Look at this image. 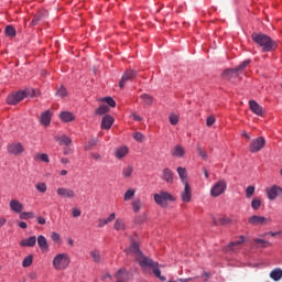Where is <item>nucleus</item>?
Here are the masks:
<instances>
[{"label": "nucleus", "mask_w": 282, "mask_h": 282, "mask_svg": "<svg viewBox=\"0 0 282 282\" xmlns=\"http://www.w3.org/2000/svg\"><path fill=\"white\" fill-rule=\"evenodd\" d=\"M128 254H132V257H135L139 265L144 270L145 268H152L154 276L156 279H160V281H166V276L162 275V271H160V264L149 257H145L142 254V251H140V245L138 242H131L130 248L127 250Z\"/></svg>", "instance_id": "nucleus-1"}, {"label": "nucleus", "mask_w": 282, "mask_h": 282, "mask_svg": "<svg viewBox=\"0 0 282 282\" xmlns=\"http://www.w3.org/2000/svg\"><path fill=\"white\" fill-rule=\"evenodd\" d=\"M251 39L253 43L262 48V52H274L276 48V41L264 33H252Z\"/></svg>", "instance_id": "nucleus-2"}, {"label": "nucleus", "mask_w": 282, "mask_h": 282, "mask_svg": "<svg viewBox=\"0 0 282 282\" xmlns=\"http://www.w3.org/2000/svg\"><path fill=\"white\" fill-rule=\"evenodd\" d=\"M153 199L161 208H169V202H175V196L166 191H161L153 195Z\"/></svg>", "instance_id": "nucleus-3"}, {"label": "nucleus", "mask_w": 282, "mask_h": 282, "mask_svg": "<svg viewBox=\"0 0 282 282\" xmlns=\"http://www.w3.org/2000/svg\"><path fill=\"white\" fill-rule=\"evenodd\" d=\"M70 263L72 259L68 253H58L53 259V268L56 270H67Z\"/></svg>", "instance_id": "nucleus-4"}, {"label": "nucleus", "mask_w": 282, "mask_h": 282, "mask_svg": "<svg viewBox=\"0 0 282 282\" xmlns=\"http://www.w3.org/2000/svg\"><path fill=\"white\" fill-rule=\"evenodd\" d=\"M263 147H265V138L259 137L251 141V143L249 145V151L251 153H259V151H261V149H263Z\"/></svg>", "instance_id": "nucleus-5"}, {"label": "nucleus", "mask_w": 282, "mask_h": 282, "mask_svg": "<svg viewBox=\"0 0 282 282\" xmlns=\"http://www.w3.org/2000/svg\"><path fill=\"white\" fill-rule=\"evenodd\" d=\"M137 76H138V72L131 68L127 69L119 82L120 89H124V85H127L129 80H133V78H135Z\"/></svg>", "instance_id": "nucleus-6"}, {"label": "nucleus", "mask_w": 282, "mask_h": 282, "mask_svg": "<svg viewBox=\"0 0 282 282\" xmlns=\"http://www.w3.org/2000/svg\"><path fill=\"white\" fill-rule=\"evenodd\" d=\"M227 188L226 181L220 180L218 181L210 189L212 197H219V195H223Z\"/></svg>", "instance_id": "nucleus-7"}, {"label": "nucleus", "mask_w": 282, "mask_h": 282, "mask_svg": "<svg viewBox=\"0 0 282 282\" xmlns=\"http://www.w3.org/2000/svg\"><path fill=\"white\" fill-rule=\"evenodd\" d=\"M250 63H252V61L247 59V61L242 62L236 68H230V69L225 70L224 76H237V74L239 72H243V69H246V67H248Z\"/></svg>", "instance_id": "nucleus-8"}, {"label": "nucleus", "mask_w": 282, "mask_h": 282, "mask_svg": "<svg viewBox=\"0 0 282 282\" xmlns=\"http://www.w3.org/2000/svg\"><path fill=\"white\" fill-rule=\"evenodd\" d=\"M7 151L11 155H21V153H23V151H25V148L23 147V144H21V142H17V143L9 144L7 148Z\"/></svg>", "instance_id": "nucleus-9"}, {"label": "nucleus", "mask_w": 282, "mask_h": 282, "mask_svg": "<svg viewBox=\"0 0 282 282\" xmlns=\"http://www.w3.org/2000/svg\"><path fill=\"white\" fill-rule=\"evenodd\" d=\"M56 193L59 197H64L65 199H74V197H76V192L67 187H58Z\"/></svg>", "instance_id": "nucleus-10"}, {"label": "nucleus", "mask_w": 282, "mask_h": 282, "mask_svg": "<svg viewBox=\"0 0 282 282\" xmlns=\"http://www.w3.org/2000/svg\"><path fill=\"white\" fill-rule=\"evenodd\" d=\"M161 180H163V182H166V184H174L175 183V173H173L171 169L165 167L162 171Z\"/></svg>", "instance_id": "nucleus-11"}, {"label": "nucleus", "mask_w": 282, "mask_h": 282, "mask_svg": "<svg viewBox=\"0 0 282 282\" xmlns=\"http://www.w3.org/2000/svg\"><path fill=\"white\" fill-rule=\"evenodd\" d=\"M192 197H193V191L191 189V185L188 183H184V189H183V193H181L182 202H184L185 204H188Z\"/></svg>", "instance_id": "nucleus-12"}, {"label": "nucleus", "mask_w": 282, "mask_h": 282, "mask_svg": "<svg viewBox=\"0 0 282 282\" xmlns=\"http://www.w3.org/2000/svg\"><path fill=\"white\" fill-rule=\"evenodd\" d=\"M270 221L267 217L253 215L249 218V224L251 226H264Z\"/></svg>", "instance_id": "nucleus-13"}, {"label": "nucleus", "mask_w": 282, "mask_h": 282, "mask_svg": "<svg viewBox=\"0 0 282 282\" xmlns=\"http://www.w3.org/2000/svg\"><path fill=\"white\" fill-rule=\"evenodd\" d=\"M267 195L269 199H274L275 197H279V195H282V188L281 186L273 185L272 187L267 188Z\"/></svg>", "instance_id": "nucleus-14"}, {"label": "nucleus", "mask_w": 282, "mask_h": 282, "mask_svg": "<svg viewBox=\"0 0 282 282\" xmlns=\"http://www.w3.org/2000/svg\"><path fill=\"white\" fill-rule=\"evenodd\" d=\"M21 100H23V93H21V91H18L14 95H9L7 97L8 105H19V102H21Z\"/></svg>", "instance_id": "nucleus-15"}, {"label": "nucleus", "mask_w": 282, "mask_h": 282, "mask_svg": "<svg viewBox=\"0 0 282 282\" xmlns=\"http://www.w3.org/2000/svg\"><path fill=\"white\" fill-rule=\"evenodd\" d=\"M249 109L256 116H263V107H261V105H259V102H257L254 100L249 101Z\"/></svg>", "instance_id": "nucleus-16"}, {"label": "nucleus", "mask_w": 282, "mask_h": 282, "mask_svg": "<svg viewBox=\"0 0 282 282\" xmlns=\"http://www.w3.org/2000/svg\"><path fill=\"white\" fill-rule=\"evenodd\" d=\"M37 246L42 252H47L50 250V245L47 243V238L45 236L41 235L36 239Z\"/></svg>", "instance_id": "nucleus-17"}, {"label": "nucleus", "mask_w": 282, "mask_h": 282, "mask_svg": "<svg viewBox=\"0 0 282 282\" xmlns=\"http://www.w3.org/2000/svg\"><path fill=\"white\" fill-rule=\"evenodd\" d=\"M245 241H246V238H243V236H240L238 240L230 242L228 248L232 252H237V250L241 249V243H243Z\"/></svg>", "instance_id": "nucleus-18"}, {"label": "nucleus", "mask_w": 282, "mask_h": 282, "mask_svg": "<svg viewBox=\"0 0 282 282\" xmlns=\"http://www.w3.org/2000/svg\"><path fill=\"white\" fill-rule=\"evenodd\" d=\"M40 122L44 127H50V123L52 122V112H50V110L44 111L40 117Z\"/></svg>", "instance_id": "nucleus-19"}, {"label": "nucleus", "mask_w": 282, "mask_h": 282, "mask_svg": "<svg viewBox=\"0 0 282 282\" xmlns=\"http://www.w3.org/2000/svg\"><path fill=\"white\" fill-rule=\"evenodd\" d=\"M112 126H113V117H111L110 115L104 116L101 120V129L109 130L111 129Z\"/></svg>", "instance_id": "nucleus-20"}, {"label": "nucleus", "mask_w": 282, "mask_h": 282, "mask_svg": "<svg viewBox=\"0 0 282 282\" xmlns=\"http://www.w3.org/2000/svg\"><path fill=\"white\" fill-rule=\"evenodd\" d=\"M59 119L62 122H74L76 120V116H74V113L70 111H62L59 113Z\"/></svg>", "instance_id": "nucleus-21"}, {"label": "nucleus", "mask_w": 282, "mask_h": 282, "mask_svg": "<svg viewBox=\"0 0 282 282\" xmlns=\"http://www.w3.org/2000/svg\"><path fill=\"white\" fill-rule=\"evenodd\" d=\"M9 206L13 213H23V204L17 199H11Z\"/></svg>", "instance_id": "nucleus-22"}, {"label": "nucleus", "mask_w": 282, "mask_h": 282, "mask_svg": "<svg viewBox=\"0 0 282 282\" xmlns=\"http://www.w3.org/2000/svg\"><path fill=\"white\" fill-rule=\"evenodd\" d=\"M23 248H34L36 246V236H31L30 238L23 239L20 242Z\"/></svg>", "instance_id": "nucleus-23"}, {"label": "nucleus", "mask_w": 282, "mask_h": 282, "mask_svg": "<svg viewBox=\"0 0 282 282\" xmlns=\"http://www.w3.org/2000/svg\"><path fill=\"white\" fill-rule=\"evenodd\" d=\"M127 153H129V148L122 145L116 149L115 156L117 160H122V158L127 156Z\"/></svg>", "instance_id": "nucleus-24"}, {"label": "nucleus", "mask_w": 282, "mask_h": 282, "mask_svg": "<svg viewBox=\"0 0 282 282\" xmlns=\"http://www.w3.org/2000/svg\"><path fill=\"white\" fill-rule=\"evenodd\" d=\"M176 171L182 184H188V181H186L188 180V172L185 170V167L180 166Z\"/></svg>", "instance_id": "nucleus-25"}, {"label": "nucleus", "mask_w": 282, "mask_h": 282, "mask_svg": "<svg viewBox=\"0 0 282 282\" xmlns=\"http://www.w3.org/2000/svg\"><path fill=\"white\" fill-rule=\"evenodd\" d=\"M173 158H184L186 155V151L182 145H176L172 151H171Z\"/></svg>", "instance_id": "nucleus-26"}, {"label": "nucleus", "mask_w": 282, "mask_h": 282, "mask_svg": "<svg viewBox=\"0 0 282 282\" xmlns=\"http://www.w3.org/2000/svg\"><path fill=\"white\" fill-rule=\"evenodd\" d=\"M56 142H58L62 147H69L72 144V139L69 137L63 134L62 137L55 138Z\"/></svg>", "instance_id": "nucleus-27"}, {"label": "nucleus", "mask_w": 282, "mask_h": 282, "mask_svg": "<svg viewBox=\"0 0 282 282\" xmlns=\"http://www.w3.org/2000/svg\"><path fill=\"white\" fill-rule=\"evenodd\" d=\"M113 228H115V230H118V231H120V230H122V231L127 230V225L124 224V219H122V218H117L116 221H115Z\"/></svg>", "instance_id": "nucleus-28"}, {"label": "nucleus", "mask_w": 282, "mask_h": 282, "mask_svg": "<svg viewBox=\"0 0 282 282\" xmlns=\"http://www.w3.org/2000/svg\"><path fill=\"white\" fill-rule=\"evenodd\" d=\"M144 107H151V105H153V97L149 94H142L140 96Z\"/></svg>", "instance_id": "nucleus-29"}, {"label": "nucleus", "mask_w": 282, "mask_h": 282, "mask_svg": "<svg viewBox=\"0 0 282 282\" xmlns=\"http://www.w3.org/2000/svg\"><path fill=\"white\" fill-rule=\"evenodd\" d=\"M131 207H132L133 213H135V214L140 213V210H142V200L140 198H135L131 203Z\"/></svg>", "instance_id": "nucleus-30"}, {"label": "nucleus", "mask_w": 282, "mask_h": 282, "mask_svg": "<svg viewBox=\"0 0 282 282\" xmlns=\"http://www.w3.org/2000/svg\"><path fill=\"white\" fill-rule=\"evenodd\" d=\"M135 197V188H129L123 195V202H131Z\"/></svg>", "instance_id": "nucleus-31"}, {"label": "nucleus", "mask_w": 282, "mask_h": 282, "mask_svg": "<svg viewBox=\"0 0 282 282\" xmlns=\"http://www.w3.org/2000/svg\"><path fill=\"white\" fill-rule=\"evenodd\" d=\"M270 276L273 279V281H281L282 270L281 269L272 270L270 273Z\"/></svg>", "instance_id": "nucleus-32"}, {"label": "nucleus", "mask_w": 282, "mask_h": 282, "mask_svg": "<svg viewBox=\"0 0 282 282\" xmlns=\"http://www.w3.org/2000/svg\"><path fill=\"white\" fill-rule=\"evenodd\" d=\"M115 276L117 282H124V279H127V271L124 269H120Z\"/></svg>", "instance_id": "nucleus-33"}, {"label": "nucleus", "mask_w": 282, "mask_h": 282, "mask_svg": "<svg viewBox=\"0 0 282 282\" xmlns=\"http://www.w3.org/2000/svg\"><path fill=\"white\" fill-rule=\"evenodd\" d=\"M20 94H23V100L25 98H36V96L39 95H34V89H25V90H21Z\"/></svg>", "instance_id": "nucleus-34"}, {"label": "nucleus", "mask_w": 282, "mask_h": 282, "mask_svg": "<svg viewBox=\"0 0 282 282\" xmlns=\"http://www.w3.org/2000/svg\"><path fill=\"white\" fill-rule=\"evenodd\" d=\"M109 113V106L101 105L96 109V116H105Z\"/></svg>", "instance_id": "nucleus-35"}, {"label": "nucleus", "mask_w": 282, "mask_h": 282, "mask_svg": "<svg viewBox=\"0 0 282 282\" xmlns=\"http://www.w3.org/2000/svg\"><path fill=\"white\" fill-rule=\"evenodd\" d=\"M6 36H17V29L12 25H7L4 29Z\"/></svg>", "instance_id": "nucleus-36"}, {"label": "nucleus", "mask_w": 282, "mask_h": 282, "mask_svg": "<svg viewBox=\"0 0 282 282\" xmlns=\"http://www.w3.org/2000/svg\"><path fill=\"white\" fill-rule=\"evenodd\" d=\"M122 175L123 177H131L133 175V166L127 165L122 169Z\"/></svg>", "instance_id": "nucleus-37"}, {"label": "nucleus", "mask_w": 282, "mask_h": 282, "mask_svg": "<svg viewBox=\"0 0 282 282\" xmlns=\"http://www.w3.org/2000/svg\"><path fill=\"white\" fill-rule=\"evenodd\" d=\"M96 144H98V139H96V138L90 139L85 144V151H90V149H94V147H96Z\"/></svg>", "instance_id": "nucleus-38"}, {"label": "nucleus", "mask_w": 282, "mask_h": 282, "mask_svg": "<svg viewBox=\"0 0 282 282\" xmlns=\"http://www.w3.org/2000/svg\"><path fill=\"white\" fill-rule=\"evenodd\" d=\"M36 215L33 212H23L20 214V219H34Z\"/></svg>", "instance_id": "nucleus-39"}, {"label": "nucleus", "mask_w": 282, "mask_h": 282, "mask_svg": "<svg viewBox=\"0 0 282 282\" xmlns=\"http://www.w3.org/2000/svg\"><path fill=\"white\" fill-rule=\"evenodd\" d=\"M90 257L93 258V261H95V263H100V251L98 250H93L90 251Z\"/></svg>", "instance_id": "nucleus-40"}, {"label": "nucleus", "mask_w": 282, "mask_h": 282, "mask_svg": "<svg viewBox=\"0 0 282 282\" xmlns=\"http://www.w3.org/2000/svg\"><path fill=\"white\" fill-rule=\"evenodd\" d=\"M56 96H58V98H67V89L61 86L56 91Z\"/></svg>", "instance_id": "nucleus-41"}, {"label": "nucleus", "mask_w": 282, "mask_h": 282, "mask_svg": "<svg viewBox=\"0 0 282 282\" xmlns=\"http://www.w3.org/2000/svg\"><path fill=\"white\" fill-rule=\"evenodd\" d=\"M32 261H33V256H28L26 258H24V260L22 261V267L23 268H30V265H32Z\"/></svg>", "instance_id": "nucleus-42"}, {"label": "nucleus", "mask_w": 282, "mask_h": 282, "mask_svg": "<svg viewBox=\"0 0 282 282\" xmlns=\"http://www.w3.org/2000/svg\"><path fill=\"white\" fill-rule=\"evenodd\" d=\"M36 191H39V193H46L47 192V184L45 183H37L35 185Z\"/></svg>", "instance_id": "nucleus-43"}, {"label": "nucleus", "mask_w": 282, "mask_h": 282, "mask_svg": "<svg viewBox=\"0 0 282 282\" xmlns=\"http://www.w3.org/2000/svg\"><path fill=\"white\" fill-rule=\"evenodd\" d=\"M251 207L253 208V210H259L261 208V199L253 198L251 202Z\"/></svg>", "instance_id": "nucleus-44"}, {"label": "nucleus", "mask_w": 282, "mask_h": 282, "mask_svg": "<svg viewBox=\"0 0 282 282\" xmlns=\"http://www.w3.org/2000/svg\"><path fill=\"white\" fill-rule=\"evenodd\" d=\"M197 153L203 160H208V153L202 149V145H197Z\"/></svg>", "instance_id": "nucleus-45"}, {"label": "nucleus", "mask_w": 282, "mask_h": 282, "mask_svg": "<svg viewBox=\"0 0 282 282\" xmlns=\"http://www.w3.org/2000/svg\"><path fill=\"white\" fill-rule=\"evenodd\" d=\"M101 102H107L109 107H116V100L111 97H105L101 99Z\"/></svg>", "instance_id": "nucleus-46"}, {"label": "nucleus", "mask_w": 282, "mask_h": 282, "mask_svg": "<svg viewBox=\"0 0 282 282\" xmlns=\"http://www.w3.org/2000/svg\"><path fill=\"white\" fill-rule=\"evenodd\" d=\"M254 195V186L250 185L246 188V197L250 199Z\"/></svg>", "instance_id": "nucleus-47"}, {"label": "nucleus", "mask_w": 282, "mask_h": 282, "mask_svg": "<svg viewBox=\"0 0 282 282\" xmlns=\"http://www.w3.org/2000/svg\"><path fill=\"white\" fill-rule=\"evenodd\" d=\"M133 139L137 142H144V134H142V132H134L133 133Z\"/></svg>", "instance_id": "nucleus-48"}, {"label": "nucleus", "mask_w": 282, "mask_h": 282, "mask_svg": "<svg viewBox=\"0 0 282 282\" xmlns=\"http://www.w3.org/2000/svg\"><path fill=\"white\" fill-rule=\"evenodd\" d=\"M35 160H42V162L50 163V156L47 154H45V153L37 154L35 156Z\"/></svg>", "instance_id": "nucleus-49"}, {"label": "nucleus", "mask_w": 282, "mask_h": 282, "mask_svg": "<svg viewBox=\"0 0 282 282\" xmlns=\"http://www.w3.org/2000/svg\"><path fill=\"white\" fill-rule=\"evenodd\" d=\"M254 243H261V248H268V246H270V242L269 241H265L261 238H256L254 240Z\"/></svg>", "instance_id": "nucleus-50"}, {"label": "nucleus", "mask_w": 282, "mask_h": 282, "mask_svg": "<svg viewBox=\"0 0 282 282\" xmlns=\"http://www.w3.org/2000/svg\"><path fill=\"white\" fill-rule=\"evenodd\" d=\"M169 120L171 124L175 126L180 122V117L177 115H170Z\"/></svg>", "instance_id": "nucleus-51"}, {"label": "nucleus", "mask_w": 282, "mask_h": 282, "mask_svg": "<svg viewBox=\"0 0 282 282\" xmlns=\"http://www.w3.org/2000/svg\"><path fill=\"white\" fill-rule=\"evenodd\" d=\"M51 239L55 242V243H58V241H61V235H58V232L56 231H53L51 234Z\"/></svg>", "instance_id": "nucleus-52"}, {"label": "nucleus", "mask_w": 282, "mask_h": 282, "mask_svg": "<svg viewBox=\"0 0 282 282\" xmlns=\"http://www.w3.org/2000/svg\"><path fill=\"white\" fill-rule=\"evenodd\" d=\"M230 223H231L230 218H226V217H220L219 218V225L220 226H228V224H230Z\"/></svg>", "instance_id": "nucleus-53"}, {"label": "nucleus", "mask_w": 282, "mask_h": 282, "mask_svg": "<svg viewBox=\"0 0 282 282\" xmlns=\"http://www.w3.org/2000/svg\"><path fill=\"white\" fill-rule=\"evenodd\" d=\"M72 215H73V217H80V215H83V212H80V209H78L77 207H74L73 209H72Z\"/></svg>", "instance_id": "nucleus-54"}, {"label": "nucleus", "mask_w": 282, "mask_h": 282, "mask_svg": "<svg viewBox=\"0 0 282 282\" xmlns=\"http://www.w3.org/2000/svg\"><path fill=\"white\" fill-rule=\"evenodd\" d=\"M39 21H41V15H34L30 24L31 28H34V25H37Z\"/></svg>", "instance_id": "nucleus-55"}, {"label": "nucleus", "mask_w": 282, "mask_h": 282, "mask_svg": "<svg viewBox=\"0 0 282 282\" xmlns=\"http://www.w3.org/2000/svg\"><path fill=\"white\" fill-rule=\"evenodd\" d=\"M98 228H105V226H107V220L105 218H99L98 219Z\"/></svg>", "instance_id": "nucleus-56"}, {"label": "nucleus", "mask_w": 282, "mask_h": 282, "mask_svg": "<svg viewBox=\"0 0 282 282\" xmlns=\"http://www.w3.org/2000/svg\"><path fill=\"white\" fill-rule=\"evenodd\" d=\"M36 221L40 224V226H45V224H47V220L43 216H39Z\"/></svg>", "instance_id": "nucleus-57"}, {"label": "nucleus", "mask_w": 282, "mask_h": 282, "mask_svg": "<svg viewBox=\"0 0 282 282\" xmlns=\"http://www.w3.org/2000/svg\"><path fill=\"white\" fill-rule=\"evenodd\" d=\"M196 279H199V276H194V278H180L177 281L178 282H188V281H195Z\"/></svg>", "instance_id": "nucleus-58"}, {"label": "nucleus", "mask_w": 282, "mask_h": 282, "mask_svg": "<svg viewBox=\"0 0 282 282\" xmlns=\"http://www.w3.org/2000/svg\"><path fill=\"white\" fill-rule=\"evenodd\" d=\"M207 127H213L215 124V117H208L206 120Z\"/></svg>", "instance_id": "nucleus-59"}, {"label": "nucleus", "mask_w": 282, "mask_h": 282, "mask_svg": "<svg viewBox=\"0 0 282 282\" xmlns=\"http://www.w3.org/2000/svg\"><path fill=\"white\" fill-rule=\"evenodd\" d=\"M113 219H116V213L110 214L109 217L106 218V223L111 224V221H113Z\"/></svg>", "instance_id": "nucleus-60"}, {"label": "nucleus", "mask_w": 282, "mask_h": 282, "mask_svg": "<svg viewBox=\"0 0 282 282\" xmlns=\"http://www.w3.org/2000/svg\"><path fill=\"white\" fill-rule=\"evenodd\" d=\"M132 118H133V120H135L137 122L142 121V117H140V116H138V115H135V113H132Z\"/></svg>", "instance_id": "nucleus-61"}, {"label": "nucleus", "mask_w": 282, "mask_h": 282, "mask_svg": "<svg viewBox=\"0 0 282 282\" xmlns=\"http://www.w3.org/2000/svg\"><path fill=\"white\" fill-rule=\"evenodd\" d=\"M8 219H6L4 217L0 218V228H3V226H6Z\"/></svg>", "instance_id": "nucleus-62"}, {"label": "nucleus", "mask_w": 282, "mask_h": 282, "mask_svg": "<svg viewBox=\"0 0 282 282\" xmlns=\"http://www.w3.org/2000/svg\"><path fill=\"white\" fill-rule=\"evenodd\" d=\"M19 226H20L22 229H25V228H28V223H25V221H20V223H19Z\"/></svg>", "instance_id": "nucleus-63"}, {"label": "nucleus", "mask_w": 282, "mask_h": 282, "mask_svg": "<svg viewBox=\"0 0 282 282\" xmlns=\"http://www.w3.org/2000/svg\"><path fill=\"white\" fill-rule=\"evenodd\" d=\"M91 158H94V160H100V154L99 153H93Z\"/></svg>", "instance_id": "nucleus-64"}]
</instances>
